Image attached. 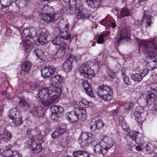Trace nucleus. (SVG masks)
<instances>
[{
  "label": "nucleus",
  "mask_w": 157,
  "mask_h": 157,
  "mask_svg": "<svg viewBox=\"0 0 157 157\" xmlns=\"http://www.w3.org/2000/svg\"><path fill=\"white\" fill-rule=\"evenodd\" d=\"M18 104L20 106H25L26 109H29L30 108L29 105L28 103L24 99H21L19 102Z\"/></svg>",
  "instance_id": "obj_44"
},
{
  "label": "nucleus",
  "mask_w": 157,
  "mask_h": 157,
  "mask_svg": "<svg viewBox=\"0 0 157 157\" xmlns=\"http://www.w3.org/2000/svg\"><path fill=\"white\" fill-rule=\"evenodd\" d=\"M156 38L151 40L138 39L139 50L145 53H152L157 56V42Z\"/></svg>",
  "instance_id": "obj_2"
},
{
  "label": "nucleus",
  "mask_w": 157,
  "mask_h": 157,
  "mask_svg": "<svg viewBox=\"0 0 157 157\" xmlns=\"http://www.w3.org/2000/svg\"><path fill=\"white\" fill-rule=\"evenodd\" d=\"M13 151L9 148L0 150V153L3 157H10L13 154Z\"/></svg>",
  "instance_id": "obj_33"
},
{
  "label": "nucleus",
  "mask_w": 157,
  "mask_h": 157,
  "mask_svg": "<svg viewBox=\"0 0 157 157\" xmlns=\"http://www.w3.org/2000/svg\"><path fill=\"white\" fill-rule=\"evenodd\" d=\"M100 23L101 25L107 27H109L114 28L116 26V24L114 20L109 17H106Z\"/></svg>",
  "instance_id": "obj_17"
},
{
  "label": "nucleus",
  "mask_w": 157,
  "mask_h": 157,
  "mask_svg": "<svg viewBox=\"0 0 157 157\" xmlns=\"http://www.w3.org/2000/svg\"><path fill=\"white\" fill-rule=\"evenodd\" d=\"M98 139H100L101 144L104 146L108 151L113 146L114 143L113 139L110 137L105 135H102L98 137Z\"/></svg>",
  "instance_id": "obj_8"
},
{
  "label": "nucleus",
  "mask_w": 157,
  "mask_h": 157,
  "mask_svg": "<svg viewBox=\"0 0 157 157\" xmlns=\"http://www.w3.org/2000/svg\"><path fill=\"white\" fill-rule=\"evenodd\" d=\"M56 71V68L53 66L47 67L41 70V75L44 78H47L53 75Z\"/></svg>",
  "instance_id": "obj_13"
},
{
  "label": "nucleus",
  "mask_w": 157,
  "mask_h": 157,
  "mask_svg": "<svg viewBox=\"0 0 157 157\" xmlns=\"http://www.w3.org/2000/svg\"><path fill=\"white\" fill-rule=\"evenodd\" d=\"M97 127L98 129H99L102 128L104 126V124L100 120H98L95 121Z\"/></svg>",
  "instance_id": "obj_46"
},
{
  "label": "nucleus",
  "mask_w": 157,
  "mask_h": 157,
  "mask_svg": "<svg viewBox=\"0 0 157 157\" xmlns=\"http://www.w3.org/2000/svg\"><path fill=\"white\" fill-rule=\"evenodd\" d=\"M156 95L154 93L145 89L142 93L143 98L146 101L147 104L151 105L155 100V96Z\"/></svg>",
  "instance_id": "obj_14"
},
{
  "label": "nucleus",
  "mask_w": 157,
  "mask_h": 157,
  "mask_svg": "<svg viewBox=\"0 0 157 157\" xmlns=\"http://www.w3.org/2000/svg\"><path fill=\"white\" fill-rule=\"evenodd\" d=\"M146 89L150 91V92L154 93L156 94H157V83L154 82L150 85L147 86Z\"/></svg>",
  "instance_id": "obj_36"
},
{
  "label": "nucleus",
  "mask_w": 157,
  "mask_h": 157,
  "mask_svg": "<svg viewBox=\"0 0 157 157\" xmlns=\"http://www.w3.org/2000/svg\"><path fill=\"white\" fill-rule=\"evenodd\" d=\"M39 86L37 82H36L34 84H31L30 86L31 90H34L35 89L38 88Z\"/></svg>",
  "instance_id": "obj_56"
},
{
  "label": "nucleus",
  "mask_w": 157,
  "mask_h": 157,
  "mask_svg": "<svg viewBox=\"0 0 157 157\" xmlns=\"http://www.w3.org/2000/svg\"><path fill=\"white\" fill-rule=\"evenodd\" d=\"M31 66L30 62L28 61H26L23 62L21 65L22 70L25 72H27L30 70Z\"/></svg>",
  "instance_id": "obj_35"
},
{
  "label": "nucleus",
  "mask_w": 157,
  "mask_h": 157,
  "mask_svg": "<svg viewBox=\"0 0 157 157\" xmlns=\"http://www.w3.org/2000/svg\"><path fill=\"white\" fill-rule=\"evenodd\" d=\"M64 80L61 75L57 74L50 78L49 88H45L38 93V100L44 106L48 107L54 103L62 93L59 85Z\"/></svg>",
  "instance_id": "obj_1"
},
{
  "label": "nucleus",
  "mask_w": 157,
  "mask_h": 157,
  "mask_svg": "<svg viewBox=\"0 0 157 157\" xmlns=\"http://www.w3.org/2000/svg\"><path fill=\"white\" fill-rule=\"evenodd\" d=\"M126 138H129L137 144H142L143 142V136L141 133L135 131L130 132L126 136Z\"/></svg>",
  "instance_id": "obj_9"
},
{
  "label": "nucleus",
  "mask_w": 157,
  "mask_h": 157,
  "mask_svg": "<svg viewBox=\"0 0 157 157\" xmlns=\"http://www.w3.org/2000/svg\"><path fill=\"white\" fill-rule=\"evenodd\" d=\"M107 74L111 78H114L115 77V73L111 71L109 67H108L106 69Z\"/></svg>",
  "instance_id": "obj_50"
},
{
  "label": "nucleus",
  "mask_w": 157,
  "mask_h": 157,
  "mask_svg": "<svg viewBox=\"0 0 157 157\" xmlns=\"http://www.w3.org/2000/svg\"><path fill=\"white\" fill-rule=\"evenodd\" d=\"M130 14V11L127 8H123L121 9L120 13L117 14V18L121 19L125 17L129 16Z\"/></svg>",
  "instance_id": "obj_27"
},
{
  "label": "nucleus",
  "mask_w": 157,
  "mask_h": 157,
  "mask_svg": "<svg viewBox=\"0 0 157 157\" xmlns=\"http://www.w3.org/2000/svg\"><path fill=\"white\" fill-rule=\"evenodd\" d=\"M30 113L34 116H36L38 117H40L44 115V113L42 110V108L40 107H38L35 106L33 109L30 110H29Z\"/></svg>",
  "instance_id": "obj_25"
},
{
  "label": "nucleus",
  "mask_w": 157,
  "mask_h": 157,
  "mask_svg": "<svg viewBox=\"0 0 157 157\" xmlns=\"http://www.w3.org/2000/svg\"><path fill=\"white\" fill-rule=\"evenodd\" d=\"M11 119L13 120V122L16 126L20 125L22 123V118L21 114L19 116L14 117H13V119Z\"/></svg>",
  "instance_id": "obj_39"
},
{
  "label": "nucleus",
  "mask_w": 157,
  "mask_h": 157,
  "mask_svg": "<svg viewBox=\"0 0 157 157\" xmlns=\"http://www.w3.org/2000/svg\"><path fill=\"white\" fill-rule=\"evenodd\" d=\"M101 0H86L87 4L89 6L97 8L101 4Z\"/></svg>",
  "instance_id": "obj_29"
},
{
  "label": "nucleus",
  "mask_w": 157,
  "mask_h": 157,
  "mask_svg": "<svg viewBox=\"0 0 157 157\" xmlns=\"http://www.w3.org/2000/svg\"><path fill=\"white\" fill-rule=\"evenodd\" d=\"M78 141L80 146L82 148H85L88 147L90 144H92V143L95 141L94 136L91 133L82 132Z\"/></svg>",
  "instance_id": "obj_5"
},
{
  "label": "nucleus",
  "mask_w": 157,
  "mask_h": 157,
  "mask_svg": "<svg viewBox=\"0 0 157 157\" xmlns=\"http://www.w3.org/2000/svg\"><path fill=\"white\" fill-rule=\"evenodd\" d=\"M78 114L75 111L69 112L67 119L69 122L71 123L75 122L78 119H79Z\"/></svg>",
  "instance_id": "obj_24"
},
{
  "label": "nucleus",
  "mask_w": 157,
  "mask_h": 157,
  "mask_svg": "<svg viewBox=\"0 0 157 157\" xmlns=\"http://www.w3.org/2000/svg\"><path fill=\"white\" fill-rule=\"evenodd\" d=\"M37 30L34 27H32L29 29H26L23 31V33L26 37H29L33 38L37 35Z\"/></svg>",
  "instance_id": "obj_19"
},
{
  "label": "nucleus",
  "mask_w": 157,
  "mask_h": 157,
  "mask_svg": "<svg viewBox=\"0 0 157 157\" xmlns=\"http://www.w3.org/2000/svg\"><path fill=\"white\" fill-rule=\"evenodd\" d=\"M140 145L136 146V149L138 151H141L143 149H144V146L143 144H139Z\"/></svg>",
  "instance_id": "obj_58"
},
{
  "label": "nucleus",
  "mask_w": 157,
  "mask_h": 157,
  "mask_svg": "<svg viewBox=\"0 0 157 157\" xmlns=\"http://www.w3.org/2000/svg\"><path fill=\"white\" fill-rule=\"evenodd\" d=\"M85 91L86 94L90 97H93L94 96L93 92L92 90L91 87L90 89L87 90Z\"/></svg>",
  "instance_id": "obj_57"
},
{
  "label": "nucleus",
  "mask_w": 157,
  "mask_h": 157,
  "mask_svg": "<svg viewBox=\"0 0 157 157\" xmlns=\"http://www.w3.org/2000/svg\"><path fill=\"white\" fill-rule=\"evenodd\" d=\"M148 69L145 68L144 69L143 72L140 73L142 75V76L144 77L146 75L148 74Z\"/></svg>",
  "instance_id": "obj_59"
},
{
  "label": "nucleus",
  "mask_w": 157,
  "mask_h": 157,
  "mask_svg": "<svg viewBox=\"0 0 157 157\" xmlns=\"http://www.w3.org/2000/svg\"><path fill=\"white\" fill-rule=\"evenodd\" d=\"M121 126L122 129L124 131H128V126L127 125V124L124 121H123L121 123Z\"/></svg>",
  "instance_id": "obj_54"
},
{
  "label": "nucleus",
  "mask_w": 157,
  "mask_h": 157,
  "mask_svg": "<svg viewBox=\"0 0 157 157\" xmlns=\"http://www.w3.org/2000/svg\"><path fill=\"white\" fill-rule=\"evenodd\" d=\"M67 46V44L63 41V40L61 41L60 43L57 46V47H56L57 49L58 50V52H56L55 54L53 55V56H58V54H61L63 52V50L65 49Z\"/></svg>",
  "instance_id": "obj_31"
},
{
  "label": "nucleus",
  "mask_w": 157,
  "mask_h": 157,
  "mask_svg": "<svg viewBox=\"0 0 157 157\" xmlns=\"http://www.w3.org/2000/svg\"><path fill=\"white\" fill-rule=\"evenodd\" d=\"M76 106L74 105V107H76L75 111L78 114L79 119L82 121H84L86 119V111L85 108L80 107V106Z\"/></svg>",
  "instance_id": "obj_21"
},
{
  "label": "nucleus",
  "mask_w": 157,
  "mask_h": 157,
  "mask_svg": "<svg viewBox=\"0 0 157 157\" xmlns=\"http://www.w3.org/2000/svg\"><path fill=\"white\" fill-rule=\"evenodd\" d=\"M128 71L127 68L123 67L121 70V73L122 76H125L126 74V72Z\"/></svg>",
  "instance_id": "obj_60"
},
{
  "label": "nucleus",
  "mask_w": 157,
  "mask_h": 157,
  "mask_svg": "<svg viewBox=\"0 0 157 157\" xmlns=\"http://www.w3.org/2000/svg\"><path fill=\"white\" fill-rule=\"evenodd\" d=\"M31 144L29 146V149L32 150L34 153L38 154L42 150L41 144L43 142V137L38 134L33 136L31 138Z\"/></svg>",
  "instance_id": "obj_4"
},
{
  "label": "nucleus",
  "mask_w": 157,
  "mask_h": 157,
  "mask_svg": "<svg viewBox=\"0 0 157 157\" xmlns=\"http://www.w3.org/2000/svg\"><path fill=\"white\" fill-rule=\"evenodd\" d=\"M143 23L142 21L137 20L134 21V24L135 26L137 27H140L142 25Z\"/></svg>",
  "instance_id": "obj_51"
},
{
  "label": "nucleus",
  "mask_w": 157,
  "mask_h": 157,
  "mask_svg": "<svg viewBox=\"0 0 157 157\" xmlns=\"http://www.w3.org/2000/svg\"><path fill=\"white\" fill-rule=\"evenodd\" d=\"M82 86L85 91L90 89L91 88L90 85L88 81L87 80H85L83 82Z\"/></svg>",
  "instance_id": "obj_45"
},
{
  "label": "nucleus",
  "mask_w": 157,
  "mask_h": 157,
  "mask_svg": "<svg viewBox=\"0 0 157 157\" xmlns=\"http://www.w3.org/2000/svg\"><path fill=\"white\" fill-rule=\"evenodd\" d=\"M60 144L63 146H65L67 144V143L65 141V140H63L61 139L59 140Z\"/></svg>",
  "instance_id": "obj_62"
},
{
  "label": "nucleus",
  "mask_w": 157,
  "mask_h": 157,
  "mask_svg": "<svg viewBox=\"0 0 157 157\" xmlns=\"http://www.w3.org/2000/svg\"><path fill=\"white\" fill-rule=\"evenodd\" d=\"M123 81L124 84L127 85H130L131 84V82L128 76L125 75L122 77Z\"/></svg>",
  "instance_id": "obj_47"
},
{
  "label": "nucleus",
  "mask_w": 157,
  "mask_h": 157,
  "mask_svg": "<svg viewBox=\"0 0 157 157\" xmlns=\"http://www.w3.org/2000/svg\"><path fill=\"white\" fill-rule=\"evenodd\" d=\"M71 37L70 35L67 36H65L59 33L57 36L55 37L52 40V42L53 44L55 45L58 46L59 44L61 42V41H63V40H70Z\"/></svg>",
  "instance_id": "obj_18"
},
{
  "label": "nucleus",
  "mask_w": 157,
  "mask_h": 157,
  "mask_svg": "<svg viewBox=\"0 0 157 157\" xmlns=\"http://www.w3.org/2000/svg\"><path fill=\"white\" fill-rule=\"evenodd\" d=\"M131 78L134 81L140 82L144 77L140 73H136L132 75L131 76Z\"/></svg>",
  "instance_id": "obj_41"
},
{
  "label": "nucleus",
  "mask_w": 157,
  "mask_h": 157,
  "mask_svg": "<svg viewBox=\"0 0 157 157\" xmlns=\"http://www.w3.org/2000/svg\"><path fill=\"white\" fill-rule=\"evenodd\" d=\"M144 112V109L142 106H138L136 107L134 114L135 120L137 122L140 123L143 122V120L141 114Z\"/></svg>",
  "instance_id": "obj_15"
},
{
  "label": "nucleus",
  "mask_w": 157,
  "mask_h": 157,
  "mask_svg": "<svg viewBox=\"0 0 157 157\" xmlns=\"http://www.w3.org/2000/svg\"><path fill=\"white\" fill-rule=\"evenodd\" d=\"M147 0H139V3L140 5H143L146 3Z\"/></svg>",
  "instance_id": "obj_63"
},
{
  "label": "nucleus",
  "mask_w": 157,
  "mask_h": 157,
  "mask_svg": "<svg viewBox=\"0 0 157 157\" xmlns=\"http://www.w3.org/2000/svg\"><path fill=\"white\" fill-rule=\"evenodd\" d=\"M48 5H45L44 6H42V7L41 8V12L42 13H48L47 12L50 9Z\"/></svg>",
  "instance_id": "obj_53"
},
{
  "label": "nucleus",
  "mask_w": 157,
  "mask_h": 157,
  "mask_svg": "<svg viewBox=\"0 0 157 157\" xmlns=\"http://www.w3.org/2000/svg\"><path fill=\"white\" fill-rule=\"evenodd\" d=\"M154 147L152 143H150L146 145V150L149 153H150L153 150Z\"/></svg>",
  "instance_id": "obj_48"
},
{
  "label": "nucleus",
  "mask_w": 157,
  "mask_h": 157,
  "mask_svg": "<svg viewBox=\"0 0 157 157\" xmlns=\"http://www.w3.org/2000/svg\"><path fill=\"white\" fill-rule=\"evenodd\" d=\"M133 103L127 102L124 104L122 106L124 111H128L131 109L133 108Z\"/></svg>",
  "instance_id": "obj_42"
},
{
  "label": "nucleus",
  "mask_w": 157,
  "mask_h": 157,
  "mask_svg": "<svg viewBox=\"0 0 157 157\" xmlns=\"http://www.w3.org/2000/svg\"><path fill=\"white\" fill-rule=\"evenodd\" d=\"M75 14L78 19H83L89 17L90 14L87 10L82 7V5L78 4L75 6Z\"/></svg>",
  "instance_id": "obj_7"
},
{
  "label": "nucleus",
  "mask_w": 157,
  "mask_h": 157,
  "mask_svg": "<svg viewBox=\"0 0 157 157\" xmlns=\"http://www.w3.org/2000/svg\"><path fill=\"white\" fill-rule=\"evenodd\" d=\"M113 94L111 87L106 85H100L98 88V94L100 98L105 101L112 99Z\"/></svg>",
  "instance_id": "obj_3"
},
{
  "label": "nucleus",
  "mask_w": 157,
  "mask_h": 157,
  "mask_svg": "<svg viewBox=\"0 0 157 157\" xmlns=\"http://www.w3.org/2000/svg\"><path fill=\"white\" fill-rule=\"evenodd\" d=\"M90 129L92 131H95L97 129H98L97 126L94 123V124L91 125Z\"/></svg>",
  "instance_id": "obj_61"
},
{
  "label": "nucleus",
  "mask_w": 157,
  "mask_h": 157,
  "mask_svg": "<svg viewBox=\"0 0 157 157\" xmlns=\"http://www.w3.org/2000/svg\"><path fill=\"white\" fill-rule=\"evenodd\" d=\"M148 14L147 12H145L144 14V20L146 21L147 23L146 27L151 25V21L153 19V18L149 15L147 16L146 15Z\"/></svg>",
  "instance_id": "obj_40"
},
{
  "label": "nucleus",
  "mask_w": 157,
  "mask_h": 157,
  "mask_svg": "<svg viewBox=\"0 0 157 157\" xmlns=\"http://www.w3.org/2000/svg\"><path fill=\"white\" fill-rule=\"evenodd\" d=\"M130 36V31L127 28L122 29L116 38L115 42L117 45H119L121 40L123 39H128Z\"/></svg>",
  "instance_id": "obj_11"
},
{
  "label": "nucleus",
  "mask_w": 157,
  "mask_h": 157,
  "mask_svg": "<svg viewBox=\"0 0 157 157\" xmlns=\"http://www.w3.org/2000/svg\"><path fill=\"white\" fill-rule=\"evenodd\" d=\"M72 56H69L68 59L66 60L63 63L62 67L65 72H68L71 71L72 66Z\"/></svg>",
  "instance_id": "obj_22"
},
{
  "label": "nucleus",
  "mask_w": 157,
  "mask_h": 157,
  "mask_svg": "<svg viewBox=\"0 0 157 157\" xmlns=\"http://www.w3.org/2000/svg\"><path fill=\"white\" fill-rule=\"evenodd\" d=\"M21 114V111L17 108H13L10 111L8 116L10 119H13V117L19 116Z\"/></svg>",
  "instance_id": "obj_32"
},
{
  "label": "nucleus",
  "mask_w": 157,
  "mask_h": 157,
  "mask_svg": "<svg viewBox=\"0 0 157 157\" xmlns=\"http://www.w3.org/2000/svg\"><path fill=\"white\" fill-rule=\"evenodd\" d=\"M144 53L148 55L146 57V59L148 60V63H147V66L148 68H150V70H153L157 68V62L155 61V58L152 53Z\"/></svg>",
  "instance_id": "obj_12"
},
{
  "label": "nucleus",
  "mask_w": 157,
  "mask_h": 157,
  "mask_svg": "<svg viewBox=\"0 0 157 157\" xmlns=\"http://www.w3.org/2000/svg\"><path fill=\"white\" fill-rule=\"evenodd\" d=\"M79 70L81 75L87 79H91L95 75L93 69L91 68L87 64L81 65Z\"/></svg>",
  "instance_id": "obj_6"
},
{
  "label": "nucleus",
  "mask_w": 157,
  "mask_h": 157,
  "mask_svg": "<svg viewBox=\"0 0 157 157\" xmlns=\"http://www.w3.org/2000/svg\"><path fill=\"white\" fill-rule=\"evenodd\" d=\"M92 148L94 152L96 154H101L103 155H105L107 152V150L104 148V147L101 144H97L95 141L92 143Z\"/></svg>",
  "instance_id": "obj_10"
},
{
  "label": "nucleus",
  "mask_w": 157,
  "mask_h": 157,
  "mask_svg": "<svg viewBox=\"0 0 157 157\" xmlns=\"http://www.w3.org/2000/svg\"><path fill=\"white\" fill-rule=\"evenodd\" d=\"M12 137L10 132L6 129H4L2 133L0 135V143H6L9 141Z\"/></svg>",
  "instance_id": "obj_16"
},
{
  "label": "nucleus",
  "mask_w": 157,
  "mask_h": 157,
  "mask_svg": "<svg viewBox=\"0 0 157 157\" xmlns=\"http://www.w3.org/2000/svg\"><path fill=\"white\" fill-rule=\"evenodd\" d=\"M82 104L85 105H88L89 107H93L94 105L92 102L89 101L85 98H81L79 101H76L74 103L75 106H80Z\"/></svg>",
  "instance_id": "obj_26"
},
{
  "label": "nucleus",
  "mask_w": 157,
  "mask_h": 157,
  "mask_svg": "<svg viewBox=\"0 0 157 157\" xmlns=\"http://www.w3.org/2000/svg\"><path fill=\"white\" fill-rule=\"evenodd\" d=\"M36 56L39 59H42V58L44 56V52L41 50L37 49H35L34 51Z\"/></svg>",
  "instance_id": "obj_43"
},
{
  "label": "nucleus",
  "mask_w": 157,
  "mask_h": 157,
  "mask_svg": "<svg viewBox=\"0 0 157 157\" xmlns=\"http://www.w3.org/2000/svg\"><path fill=\"white\" fill-rule=\"evenodd\" d=\"M83 151L78 150L74 151L73 153V155L75 157H80L82 156V153Z\"/></svg>",
  "instance_id": "obj_49"
},
{
  "label": "nucleus",
  "mask_w": 157,
  "mask_h": 157,
  "mask_svg": "<svg viewBox=\"0 0 157 157\" xmlns=\"http://www.w3.org/2000/svg\"><path fill=\"white\" fill-rule=\"evenodd\" d=\"M66 130L65 128H59L51 134L52 138L53 139L56 138L63 135L65 132Z\"/></svg>",
  "instance_id": "obj_30"
},
{
  "label": "nucleus",
  "mask_w": 157,
  "mask_h": 157,
  "mask_svg": "<svg viewBox=\"0 0 157 157\" xmlns=\"http://www.w3.org/2000/svg\"><path fill=\"white\" fill-rule=\"evenodd\" d=\"M119 110L117 109L113 110L109 112V114L111 116H116L118 113Z\"/></svg>",
  "instance_id": "obj_55"
},
{
  "label": "nucleus",
  "mask_w": 157,
  "mask_h": 157,
  "mask_svg": "<svg viewBox=\"0 0 157 157\" xmlns=\"http://www.w3.org/2000/svg\"><path fill=\"white\" fill-rule=\"evenodd\" d=\"M104 37L101 35H99L98 36V38L97 40V42L98 44L103 43L104 42Z\"/></svg>",
  "instance_id": "obj_52"
},
{
  "label": "nucleus",
  "mask_w": 157,
  "mask_h": 157,
  "mask_svg": "<svg viewBox=\"0 0 157 157\" xmlns=\"http://www.w3.org/2000/svg\"><path fill=\"white\" fill-rule=\"evenodd\" d=\"M63 2L66 3H69L68 8L71 10H73L75 6L78 3L76 0H63Z\"/></svg>",
  "instance_id": "obj_38"
},
{
  "label": "nucleus",
  "mask_w": 157,
  "mask_h": 157,
  "mask_svg": "<svg viewBox=\"0 0 157 157\" xmlns=\"http://www.w3.org/2000/svg\"><path fill=\"white\" fill-rule=\"evenodd\" d=\"M30 41L29 40H23L20 43L21 46L24 48L25 51H29L30 48Z\"/></svg>",
  "instance_id": "obj_34"
},
{
  "label": "nucleus",
  "mask_w": 157,
  "mask_h": 157,
  "mask_svg": "<svg viewBox=\"0 0 157 157\" xmlns=\"http://www.w3.org/2000/svg\"><path fill=\"white\" fill-rule=\"evenodd\" d=\"M51 110L52 112L51 117L54 115H57L59 113H61L63 111V108L60 106L58 105L52 106L51 108Z\"/></svg>",
  "instance_id": "obj_28"
},
{
  "label": "nucleus",
  "mask_w": 157,
  "mask_h": 157,
  "mask_svg": "<svg viewBox=\"0 0 157 157\" xmlns=\"http://www.w3.org/2000/svg\"><path fill=\"white\" fill-rule=\"evenodd\" d=\"M55 14L54 12L47 13L42 15V20L47 23L53 22L55 19Z\"/></svg>",
  "instance_id": "obj_20"
},
{
  "label": "nucleus",
  "mask_w": 157,
  "mask_h": 157,
  "mask_svg": "<svg viewBox=\"0 0 157 157\" xmlns=\"http://www.w3.org/2000/svg\"><path fill=\"white\" fill-rule=\"evenodd\" d=\"M70 25L68 23H66L63 27H60L59 28L60 33L66 36L67 34Z\"/></svg>",
  "instance_id": "obj_37"
},
{
  "label": "nucleus",
  "mask_w": 157,
  "mask_h": 157,
  "mask_svg": "<svg viewBox=\"0 0 157 157\" xmlns=\"http://www.w3.org/2000/svg\"><path fill=\"white\" fill-rule=\"evenodd\" d=\"M109 34V33L108 32H105V33L101 34V35L104 37H105Z\"/></svg>",
  "instance_id": "obj_64"
},
{
  "label": "nucleus",
  "mask_w": 157,
  "mask_h": 157,
  "mask_svg": "<svg viewBox=\"0 0 157 157\" xmlns=\"http://www.w3.org/2000/svg\"><path fill=\"white\" fill-rule=\"evenodd\" d=\"M48 36V32L45 30H43L37 38L38 42L41 44L47 43Z\"/></svg>",
  "instance_id": "obj_23"
}]
</instances>
